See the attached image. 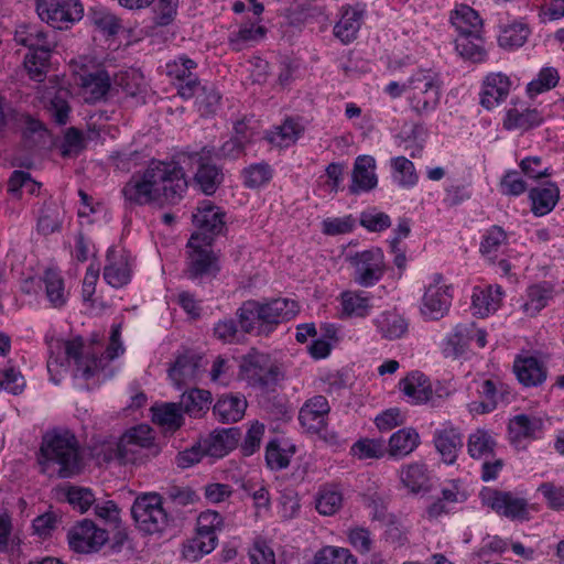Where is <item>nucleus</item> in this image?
I'll return each instance as SVG.
<instances>
[{
    "instance_id": "obj_1",
    "label": "nucleus",
    "mask_w": 564,
    "mask_h": 564,
    "mask_svg": "<svg viewBox=\"0 0 564 564\" xmlns=\"http://www.w3.org/2000/svg\"><path fill=\"white\" fill-rule=\"evenodd\" d=\"M295 314L296 304L289 299L247 300L236 310L235 317L225 316L214 324L213 336L223 344L240 345L247 335L269 337Z\"/></svg>"
},
{
    "instance_id": "obj_2",
    "label": "nucleus",
    "mask_w": 564,
    "mask_h": 564,
    "mask_svg": "<svg viewBox=\"0 0 564 564\" xmlns=\"http://www.w3.org/2000/svg\"><path fill=\"white\" fill-rule=\"evenodd\" d=\"M39 464L41 471L51 477L74 478L85 470V451L73 432L55 429L42 437Z\"/></svg>"
},
{
    "instance_id": "obj_3",
    "label": "nucleus",
    "mask_w": 564,
    "mask_h": 564,
    "mask_svg": "<svg viewBox=\"0 0 564 564\" xmlns=\"http://www.w3.org/2000/svg\"><path fill=\"white\" fill-rule=\"evenodd\" d=\"M175 174V161L152 160L142 174L134 173L131 176L121 193L130 205L172 202L176 195Z\"/></svg>"
},
{
    "instance_id": "obj_4",
    "label": "nucleus",
    "mask_w": 564,
    "mask_h": 564,
    "mask_svg": "<svg viewBox=\"0 0 564 564\" xmlns=\"http://www.w3.org/2000/svg\"><path fill=\"white\" fill-rule=\"evenodd\" d=\"M124 352L121 341H109L106 348V356L97 354L93 346H85L80 337L72 340H57L52 346V352L47 360V370L57 371L65 361H74L76 373L88 380L102 371L107 364Z\"/></svg>"
},
{
    "instance_id": "obj_5",
    "label": "nucleus",
    "mask_w": 564,
    "mask_h": 564,
    "mask_svg": "<svg viewBox=\"0 0 564 564\" xmlns=\"http://www.w3.org/2000/svg\"><path fill=\"white\" fill-rule=\"evenodd\" d=\"M408 105L417 117H427L441 104L442 80L432 69H417L408 79Z\"/></svg>"
},
{
    "instance_id": "obj_6",
    "label": "nucleus",
    "mask_w": 564,
    "mask_h": 564,
    "mask_svg": "<svg viewBox=\"0 0 564 564\" xmlns=\"http://www.w3.org/2000/svg\"><path fill=\"white\" fill-rule=\"evenodd\" d=\"M186 260L184 275L194 282H204L215 279L220 270L218 254L212 245L202 241L199 234H193L186 245Z\"/></svg>"
},
{
    "instance_id": "obj_7",
    "label": "nucleus",
    "mask_w": 564,
    "mask_h": 564,
    "mask_svg": "<svg viewBox=\"0 0 564 564\" xmlns=\"http://www.w3.org/2000/svg\"><path fill=\"white\" fill-rule=\"evenodd\" d=\"M240 370L251 387L270 390L283 379L281 367L269 354L252 348L242 357Z\"/></svg>"
},
{
    "instance_id": "obj_8",
    "label": "nucleus",
    "mask_w": 564,
    "mask_h": 564,
    "mask_svg": "<svg viewBox=\"0 0 564 564\" xmlns=\"http://www.w3.org/2000/svg\"><path fill=\"white\" fill-rule=\"evenodd\" d=\"M214 148L203 147L198 152L182 151L196 164L193 176V186L206 196H213L225 181L223 167L213 162Z\"/></svg>"
},
{
    "instance_id": "obj_9",
    "label": "nucleus",
    "mask_w": 564,
    "mask_h": 564,
    "mask_svg": "<svg viewBox=\"0 0 564 564\" xmlns=\"http://www.w3.org/2000/svg\"><path fill=\"white\" fill-rule=\"evenodd\" d=\"M131 514L138 528L147 534L160 533L169 524V518L156 494H147L135 499Z\"/></svg>"
},
{
    "instance_id": "obj_10",
    "label": "nucleus",
    "mask_w": 564,
    "mask_h": 564,
    "mask_svg": "<svg viewBox=\"0 0 564 564\" xmlns=\"http://www.w3.org/2000/svg\"><path fill=\"white\" fill-rule=\"evenodd\" d=\"M39 18L58 30H67L84 15L80 0H36Z\"/></svg>"
},
{
    "instance_id": "obj_11",
    "label": "nucleus",
    "mask_w": 564,
    "mask_h": 564,
    "mask_svg": "<svg viewBox=\"0 0 564 564\" xmlns=\"http://www.w3.org/2000/svg\"><path fill=\"white\" fill-rule=\"evenodd\" d=\"M481 501L499 516L510 520H529L528 500L511 491L485 488L480 492Z\"/></svg>"
},
{
    "instance_id": "obj_12",
    "label": "nucleus",
    "mask_w": 564,
    "mask_h": 564,
    "mask_svg": "<svg viewBox=\"0 0 564 564\" xmlns=\"http://www.w3.org/2000/svg\"><path fill=\"white\" fill-rule=\"evenodd\" d=\"M354 265V281L364 288L373 286L378 283L384 272V254L380 248H371L357 252L351 257Z\"/></svg>"
},
{
    "instance_id": "obj_13",
    "label": "nucleus",
    "mask_w": 564,
    "mask_h": 564,
    "mask_svg": "<svg viewBox=\"0 0 564 564\" xmlns=\"http://www.w3.org/2000/svg\"><path fill=\"white\" fill-rule=\"evenodd\" d=\"M202 241L213 245L216 236L226 229V213L213 202L204 199L198 203L192 216Z\"/></svg>"
},
{
    "instance_id": "obj_14",
    "label": "nucleus",
    "mask_w": 564,
    "mask_h": 564,
    "mask_svg": "<svg viewBox=\"0 0 564 564\" xmlns=\"http://www.w3.org/2000/svg\"><path fill=\"white\" fill-rule=\"evenodd\" d=\"M443 275L435 273L422 297L421 313L431 321L443 318L449 311L453 295L452 288L443 283Z\"/></svg>"
},
{
    "instance_id": "obj_15",
    "label": "nucleus",
    "mask_w": 564,
    "mask_h": 564,
    "mask_svg": "<svg viewBox=\"0 0 564 564\" xmlns=\"http://www.w3.org/2000/svg\"><path fill=\"white\" fill-rule=\"evenodd\" d=\"M68 544L78 553L97 552L108 541V532L90 520H83L68 532Z\"/></svg>"
},
{
    "instance_id": "obj_16",
    "label": "nucleus",
    "mask_w": 564,
    "mask_h": 564,
    "mask_svg": "<svg viewBox=\"0 0 564 564\" xmlns=\"http://www.w3.org/2000/svg\"><path fill=\"white\" fill-rule=\"evenodd\" d=\"M132 263L129 252L111 247L107 251L104 267V280L112 288L119 289L131 280Z\"/></svg>"
},
{
    "instance_id": "obj_17",
    "label": "nucleus",
    "mask_w": 564,
    "mask_h": 564,
    "mask_svg": "<svg viewBox=\"0 0 564 564\" xmlns=\"http://www.w3.org/2000/svg\"><path fill=\"white\" fill-rule=\"evenodd\" d=\"M329 411L327 399L324 395H314L300 409L299 421L308 432L321 434L325 429Z\"/></svg>"
},
{
    "instance_id": "obj_18",
    "label": "nucleus",
    "mask_w": 564,
    "mask_h": 564,
    "mask_svg": "<svg viewBox=\"0 0 564 564\" xmlns=\"http://www.w3.org/2000/svg\"><path fill=\"white\" fill-rule=\"evenodd\" d=\"M376 160L371 155H359L356 158L352 172L349 193L358 195L368 193L377 187L378 177L376 174Z\"/></svg>"
},
{
    "instance_id": "obj_19",
    "label": "nucleus",
    "mask_w": 564,
    "mask_h": 564,
    "mask_svg": "<svg viewBox=\"0 0 564 564\" xmlns=\"http://www.w3.org/2000/svg\"><path fill=\"white\" fill-rule=\"evenodd\" d=\"M247 406L248 402L242 393H224L217 398L213 414L220 423H236L245 416Z\"/></svg>"
},
{
    "instance_id": "obj_20",
    "label": "nucleus",
    "mask_w": 564,
    "mask_h": 564,
    "mask_svg": "<svg viewBox=\"0 0 564 564\" xmlns=\"http://www.w3.org/2000/svg\"><path fill=\"white\" fill-rule=\"evenodd\" d=\"M510 87L511 80L507 75L502 73L489 74L482 82L479 94L480 105L487 110H491L508 97Z\"/></svg>"
},
{
    "instance_id": "obj_21",
    "label": "nucleus",
    "mask_w": 564,
    "mask_h": 564,
    "mask_svg": "<svg viewBox=\"0 0 564 564\" xmlns=\"http://www.w3.org/2000/svg\"><path fill=\"white\" fill-rule=\"evenodd\" d=\"M543 420L535 415L518 414L509 421V438L513 444H521L523 441H533L541 437L543 432Z\"/></svg>"
},
{
    "instance_id": "obj_22",
    "label": "nucleus",
    "mask_w": 564,
    "mask_h": 564,
    "mask_svg": "<svg viewBox=\"0 0 564 564\" xmlns=\"http://www.w3.org/2000/svg\"><path fill=\"white\" fill-rule=\"evenodd\" d=\"M399 387L412 404H423L427 402H432L433 405L435 404L431 381L422 372H411L400 381Z\"/></svg>"
},
{
    "instance_id": "obj_23",
    "label": "nucleus",
    "mask_w": 564,
    "mask_h": 564,
    "mask_svg": "<svg viewBox=\"0 0 564 564\" xmlns=\"http://www.w3.org/2000/svg\"><path fill=\"white\" fill-rule=\"evenodd\" d=\"M241 436L238 427L215 430L204 441L205 453L212 457H224L234 449Z\"/></svg>"
},
{
    "instance_id": "obj_24",
    "label": "nucleus",
    "mask_w": 564,
    "mask_h": 564,
    "mask_svg": "<svg viewBox=\"0 0 564 564\" xmlns=\"http://www.w3.org/2000/svg\"><path fill=\"white\" fill-rule=\"evenodd\" d=\"M212 403V393L208 390L193 388L184 391L178 400V429L182 426L181 412L191 416L204 415Z\"/></svg>"
},
{
    "instance_id": "obj_25",
    "label": "nucleus",
    "mask_w": 564,
    "mask_h": 564,
    "mask_svg": "<svg viewBox=\"0 0 564 564\" xmlns=\"http://www.w3.org/2000/svg\"><path fill=\"white\" fill-rule=\"evenodd\" d=\"M513 370L519 382L524 387L541 386L546 379V368L533 356L516 358Z\"/></svg>"
},
{
    "instance_id": "obj_26",
    "label": "nucleus",
    "mask_w": 564,
    "mask_h": 564,
    "mask_svg": "<svg viewBox=\"0 0 564 564\" xmlns=\"http://www.w3.org/2000/svg\"><path fill=\"white\" fill-rule=\"evenodd\" d=\"M467 499L464 491L459 490L456 481L449 482L441 489V495L427 507L426 513L431 519H437L454 510L455 505L463 503Z\"/></svg>"
},
{
    "instance_id": "obj_27",
    "label": "nucleus",
    "mask_w": 564,
    "mask_h": 564,
    "mask_svg": "<svg viewBox=\"0 0 564 564\" xmlns=\"http://www.w3.org/2000/svg\"><path fill=\"white\" fill-rule=\"evenodd\" d=\"M503 291L499 285L475 286L471 295L474 314L480 317L496 312L501 304Z\"/></svg>"
},
{
    "instance_id": "obj_28",
    "label": "nucleus",
    "mask_w": 564,
    "mask_h": 564,
    "mask_svg": "<svg viewBox=\"0 0 564 564\" xmlns=\"http://www.w3.org/2000/svg\"><path fill=\"white\" fill-rule=\"evenodd\" d=\"M560 198V188L553 182L545 186H536L529 191L531 212L534 216L542 217L553 210Z\"/></svg>"
},
{
    "instance_id": "obj_29",
    "label": "nucleus",
    "mask_w": 564,
    "mask_h": 564,
    "mask_svg": "<svg viewBox=\"0 0 564 564\" xmlns=\"http://www.w3.org/2000/svg\"><path fill=\"white\" fill-rule=\"evenodd\" d=\"M554 285L549 281L534 283L527 289V300L522 310L527 316L533 317L539 314L554 297Z\"/></svg>"
},
{
    "instance_id": "obj_30",
    "label": "nucleus",
    "mask_w": 564,
    "mask_h": 564,
    "mask_svg": "<svg viewBox=\"0 0 564 564\" xmlns=\"http://www.w3.org/2000/svg\"><path fill=\"white\" fill-rule=\"evenodd\" d=\"M372 323L381 338L395 340L408 332L406 319L395 311H386L372 319Z\"/></svg>"
},
{
    "instance_id": "obj_31",
    "label": "nucleus",
    "mask_w": 564,
    "mask_h": 564,
    "mask_svg": "<svg viewBox=\"0 0 564 564\" xmlns=\"http://www.w3.org/2000/svg\"><path fill=\"white\" fill-rule=\"evenodd\" d=\"M434 444L443 462L451 465L456 462L457 454L463 446V441L457 430L443 429L435 431Z\"/></svg>"
},
{
    "instance_id": "obj_32",
    "label": "nucleus",
    "mask_w": 564,
    "mask_h": 564,
    "mask_svg": "<svg viewBox=\"0 0 564 564\" xmlns=\"http://www.w3.org/2000/svg\"><path fill=\"white\" fill-rule=\"evenodd\" d=\"M451 23L457 35L482 34V20L478 12L466 4H462L451 15Z\"/></svg>"
},
{
    "instance_id": "obj_33",
    "label": "nucleus",
    "mask_w": 564,
    "mask_h": 564,
    "mask_svg": "<svg viewBox=\"0 0 564 564\" xmlns=\"http://www.w3.org/2000/svg\"><path fill=\"white\" fill-rule=\"evenodd\" d=\"M223 516L213 510H206L199 513L196 521V535L205 542L212 543V547L215 550L218 544V532L224 529Z\"/></svg>"
},
{
    "instance_id": "obj_34",
    "label": "nucleus",
    "mask_w": 564,
    "mask_h": 564,
    "mask_svg": "<svg viewBox=\"0 0 564 564\" xmlns=\"http://www.w3.org/2000/svg\"><path fill=\"white\" fill-rule=\"evenodd\" d=\"M93 456L101 463H110L117 460L119 464H128L134 462V451L127 448L126 445L121 446V438L119 441H105L99 446L93 448Z\"/></svg>"
},
{
    "instance_id": "obj_35",
    "label": "nucleus",
    "mask_w": 564,
    "mask_h": 564,
    "mask_svg": "<svg viewBox=\"0 0 564 564\" xmlns=\"http://www.w3.org/2000/svg\"><path fill=\"white\" fill-rule=\"evenodd\" d=\"M455 50L459 56L471 63H482L487 59L488 55L482 34L457 35L455 39Z\"/></svg>"
},
{
    "instance_id": "obj_36",
    "label": "nucleus",
    "mask_w": 564,
    "mask_h": 564,
    "mask_svg": "<svg viewBox=\"0 0 564 564\" xmlns=\"http://www.w3.org/2000/svg\"><path fill=\"white\" fill-rule=\"evenodd\" d=\"M419 445L420 436L414 429H401L390 436L388 454L394 458H402L411 454Z\"/></svg>"
},
{
    "instance_id": "obj_37",
    "label": "nucleus",
    "mask_w": 564,
    "mask_h": 564,
    "mask_svg": "<svg viewBox=\"0 0 564 564\" xmlns=\"http://www.w3.org/2000/svg\"><path fill=\"white\" fill-rule=\"evenodd\" d=\"M304 133V127L294 118H286L282 124L274 127L268 132L267 139L270 143L288 148L294 144Z\"/></svg>"
},
{
    "instance_id": "obj_38",
    "label": "nucleus",
    "mask_w": 564,
    "mask_h": 564,
    "mask_svg": "<svg viewBox=\"0 0 564 564\" xmlns=\"http://www.w3.org/2000/svg\"><path fill=\"white\" fill-rule=\"evenodd\" d=\"M45 295L50 304L54 308L63 307L68 299V294L65 291V282L59 272L53 269L45 270L41 278Z\"/></svg>"
},
{
    "instance_id": "obj_39",
    "label": "nucleus",
    "mask_w": 564,
    "mask_h": 564,
    "mask_svg": "<svg viewBox=\"0 0 564 564\" xmlns=\"http://www.w3.org/2000/svg\"><path fill=\"white\" fill-rule=\"evenodd\" d=\"M274 170L264 162L249 164L241 170L242 185L248 189H259L267 186L273 178Z\"/></svg>"
},
{
    "instance_id": "obj_40",
    "label": "nucleus",
    "mask_w": 564,
    "mask_h": 564,
    "mask_svg": "<svg viewBox=\"0 0 564 564\" xmlns=\"http://www.w3.org/2000/svg\"><path fill=\"white\" fill-rule=\"evenodd\" d=\"M343 313L349 317H366L372 308L371 297L365 291H345L340 294Z\"/></svg>"
},
{
    "instance_id": "obj_41",
    "label": "nucleus",
    "mask_w": 564,
    "mask_h": 564,
    "mask_svg": "<svg viewBox=\"0 0 564 564\" xmlns=\"http://www.w3.org/2000/svg\"><path fill=\"white\" fill-rule=\"evenodd\" d=\"M400 479L404 487L413 494L429 489L430 475L426 465L423 463H412L402 467Z\"/></svg>"
},
{
    "instance_id": "obj_42",
    "label": "nucleus",
    "mask_w": 564,
    "mask_h": 564,
    "mask_svg": "<svg viewBox=\"0 0 564 564\" xmlns=\"http://www.w3.org/2000/svg\"><path fill=\"white\" fill-rule=\"evenodd\" d=\"M543 121V117L538 109L525 108L520 111L517 108H511L507 111L503 120V127L507 130H529L539 127Z\"/></svg>"
},
{
    "instance_id": "obj_43",
    "label": "nucleus",
    "mask_w": 564,
    "mask_h": 564,
    "mask_svg": "<svg viewBox=\"0 0 564 564\" xmlns=\"http://www.w3.org/2000/svg\"><path fill=\"white\" fill-rule=\"evenodd\" d=\"M362 13L354 9L343 12L340 20L334 26V35L343 43L349 44L356 40L361 26Z\"/></svg>"
},
{
    "instance_id": "obj_44",
    "label": "nucleus",
    "mask_w": 564,
    "mask_h": 564,
    "mask_svg": "<svg viewBox=\"0 0 564 564\" xmlns=\"http://www.w3.org/2000/svg\"><path fill=\"white\" fill-rule=\"evenodd\" d=\"M51 56V44L47 42L30 51L25 55L24 66L33 80L44 79Z\"/></svg>"
},
{
    "instance_id": "obj_45",
    "label": "nucleus",
    "mask_w": 564,
    "mask_h": 564,
    "mask_svg": "<svg viewBox=\"0 0 564 564\" xmlns=\"http://www.w3.org/2000/svg\"><path fill=\"white\" fill-rule=\"evenodd\" d=\"M531 30L528 24L513 22L503 26L498 36V44L505 50H516L524 45L528 41Z\"/></svg>"
},
{
    "instance_id": "obj_46",
    "label": "nucleus",
    "mask_w": 564,
    "mask_h": 564,
    "mask_svg": "<svg viewBox=\"0 0 564 564\" xmlns=\"http://www.w3.org/2000/svg\"><path fill=\"white\" fill-rule=\"evenodd\" d=\"M80 82L93 101L102 99L111 86L110 76L105 69L86 73L80 76Z\"/></svg>"
},
{
    "instance_id": "obj_47",
    "label": "nucleus",
    "mask_w": 564,
    "mask_h": 564,
    "mask_svg": "<svg viewBox=\"0 0 564 564\" xmlns=\"http://www.w3.org/2000/svg\"><path fill=\"white\" fill-rule=\"evenodd\" d=\"M154 431L148 424H139L129 429L121 436V446L126 445L127 448L134 451V457L137 456L138 448H149L154 443Z\"/></svg>"
},
{
    "instance_id": "obj_48",
    "label": "nucleus",
    "mask_w": 564,
    "mask_h": 564,
    "mask_svg": "<svg viewBox=\"0 0 564 564\" xmlns=\"http://www.w3.org/2000/svg\"><path fill=\"white\" fill-rule=\"evenodd\" d=\"M28 113L15 110L3 98H0V137L18 133L25 123Z\"/></svg>"
},
{
    "instance_id": "obj_49",
    "label": "nucleus",
    "mask_w": 564,
    "mask_h": 564,
    "mask_svg": "<svg viewBox=\"0 0 564 564\" xmlns=\"http://www.w3.org/2000/svg\"><path fill=\"white\" fill-rule=\"evenodd\" d=\"M471 339L470 329L467 325L458 324L453 332L446 336L443 343V354L445 357L456 358L465 351Z\"/></svg>"
},
{
    "instance_id": "obj_50",
    "label": "nucleus",
    "mask_w": 564,
    "mask_h": 564,
    "mask_svg": "<svg viewBox=\"0 0 564 564\" xmlns=\"http://www.w3.org/2000/svg\"><path fill=\"white\" fill-rule=\"evenodd\" d=\"M18 133L21 134L23 145L26 149H34L45 144L48 137V131L44 123L30 115H28L25 123H23L22 129Z\"/></svg>"
},
{
    "instance_id": "obj_51",
    "label": "nucleus",
    "mask_w": 564,
    "mask_h": 564,
    "mask_svg": "<svg viewBox=\"0 0 564 564\" xmlns=\"http://www.w3.org/2000/svg\"><path fill=\"white\" fill-rule=\"evenodd\" d=\"M194 97V105L200 117L209 118L217 113L220 107L221 95L213 85H206Z\"/></svg>"
},
{
    "instance_id": "obj_52",
    "label": "nucleus",
    "mask_w": 564,
    "mask_h": 564,
    "mask_svg": "<svg viewBox=\"0 0 564 564\" xmlns=\"http://www.w3.org/2000/svg\"><path fill=\"white\" fill-rule=\"evenodd\" d=\"M392 175L399 186L411 188L417 183V174L412 161L405 156L391 159Z\"/></svg>"
},
{
    "instance_id": "obj_53",
    "label": "nucleus",
    "mask_w": 564,
    "mask_h": 564,
    "mask_svg": "<svg viewBox=\"0 0 564 564\" xmlns=\"http://www.w3.org/2000/svg\"><path fill=\"white\" fill-rule=\"evenodd\" d=\"M496 441L485 430H477L469 435L468 438V453L473 458H487L494 453Z\"/></svg>"
},
{
    "instance_id": "obj_54",
    "label": "nucleus",
    "mask_w": 564,
    "mask_h": 564,
    "mask_svg": "<svg viewBox=\"0 0 564 564\" xmlns=\"http://www.w3.org/2000/svg\"><path fill=\"white\" fill-rule=\"evenodd\" d=\"M295 453V446L282 448L279 441L272 440L265 447V462L271 470H281L289 466L291 456Z\"/></svg>"
},
{
    "instance_id": "obj_55",
    "label": "nucleus",
    "mask_w": 564,
    "mask_h": 564,
    "mask_svg": "<svg viewBox=\"0 0 564 564\" xmlns=\"http://www.w3.org/2000/svg\"><path fill=\"white\" fill-rule=\"evenodd\" d=\"M203 357L193 350H185L178 355V384L181 380H195L202 369Z\"/></svg>"
},
{
    "instance_id": "obj_56",
    "label": "nucleus",
    "mask_w": 564,
    "mask_h": 564,
    "mask_svg": "<svg viewBox=\"0 0 564 564\" xmlns=\"http://www.w3.org/2000/svg\"><path fill=\"white\" fill-rule=\"evenodd\" d=\"M359 224L370 232H381L392 225L388 214L377 207H369L360 213Z\"/></svg>"
},
{
    "instance_id": "obj_57",
    "label": "nucleus",
    "mask_w": 564,
    "mask_h": 564,
    "mask_svg": "<svg viewBox=\"0 0 564 564\" xmlns=\"http://www.w3.org/2000/svg\"><path fill=\"white\" fill-rule=\"evenodd\" d=\"M265 34L263 26L254 28L253 24L241 26L238 31L231 32L228 37V43L232 51H242L247 44L254 42Z\"/></svg>"
},
{
    "instance_id": "obj_58",
    "label": "nucleus",
    "mask_w": 564,
    "mask_h": 564,
    "mask_svg": "<svg viewBox=\"0 0 564 564\" xmlns=\"http://www.w3.org/2000/svg\"><path fill=\"white\" fill-rule=\"evenodd\" d=\"M558 80L560 75L556 68L543 67L539 72L538 77L528 84L527 93L530 97H534L554 88L558 84Z\"/></svg>"
},
{
    "instance_id": "obj_59",
    "label": "nucleus",
    "mask_w": 564,
    "mask_h": 564,
    "mask_svg": "<svg viewBox=\"0 0 564 564\" xmlns=\"http://www.w3.org/2000/svg\"><path fill=\"white\" fill-rule=\"evenodd\" d=\"M91 23L101 32L115 35L120 29V20L108 9L102 7L93 8L89 12Z\"/></svg>"
},
{
    "instance_id": "obj_60",
    "label": "nucleus",
    "mask_w": 564,
    "mask_h": 564,
    "mask_svg": "<svg viewBox=\"0 0 564 564\" xmlns=\"http://www.w3.org/2000/svg\"><path fill=\"white\" fill-rule=\"evenodd\" d=\"M341 492L332 488L322 489L315 502L316 510L323 516L335 514L341 508Z\"/></svg>"
},
{
    "instance_id": "obj_61",
    "label": "nucleus",
    "mask_w": 564,
    "mask_h": 564,
    "mask_svg": "<svg viewBox=\"0 0 564 564\" xmlns=\"http://www.w3.org/2000/svg\"><path fill=\"white\" fill-rule=\"evenodd\" d=\"M18 44L29 47L30 51L47 43L46 33L35 25H22L14 34Z\"/></svg>"
},
{
    "instance_id": "obj_62",
    "label": "nucleus",
    "mask_w": 564,
    "mask_h": 564,
    "mask_svg": "<svg viewBox=\"0 0 564 564\" xmlns=\"http://www.w3.org/2000/svg\"><path fill=\"white\" fill-rule=\"evenodd\" d=\"M152 421L167 431L176 430V403L169 402L151 406Z\"/></svg>"
},
{
    "instance_id": "obj_63",
    "label": "nucleus",
    "mask_w": 564,
    "mask_h": 564,
    "mask_svg": "<svg viewBox=\"0 0 564 564\" xmlns=\"http://www.w3.org/2000/svg\"><path fill=\"white\" fill-rule=\"evenodd\" d=\"M507 243V234L500 226L490 227L482 237L480 251L487 256H496L499 249Z\"/></svg>"
},
{
    "instance_id": "obj_64",
    "label": "nucleus",
    "mask_w": 564,
    "mask_h": 564,
    "mask_svg": "<svg viewBox=\"0 0 564 564\" xmlns=\"http://www.w3.org/2000/svg\"><path fill=\"white\" fill-rule=\"evenodd\" d=\"M317 552L319 561H324L327 564H357V558L345 547L328 545Z\"/></svg>"
}]
</instances>
